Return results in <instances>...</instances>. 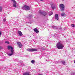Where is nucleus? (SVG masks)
<instances>
[{
	"instance_id": "obj_1",
	"label": "nucleus",
	"mask_w": 75,
	"mask_h": 75,
	"mask_svg": "<svg viewBox=\"0 0 75 75\" xmlns=\"http://www.w3.org/2000/svg\"><path fill=\"white\" fill-rule=\"evenodd\" d=\"M64 46L63 45L62 43L61 42H58L56 45V47L59 50L62 49V48H64Z\"/></svg>"
},
{
	"instance_id": "obj_2",
	"label": "nucleus",
	"mask_w": 75,
	"mask_h": 75,
	"mask_svg": "<svg viewBox=\"0 0 75 75\" xmlns=\"http://www.w3.org/2000/svg\"><path fill=\"white\" fill-rule=\"evenodd\" d=\"M27 50L29 52H34V51H37V49L35 48H28L27 49Z\"/></svg>"
},
{
	"instance_id": "obj_3",
	"label": "nucleus",
	"mask_w": 75,
	"mask_h": 75,
	"mask_svg": "<svg viewBox=\"0 0 75 75\" xmlns=\"http://www.w3.org/2000/svg\"><path fill=\"white\" fill-rule=\"evenodd\" d=\"M59 6L62 11H64L65 10V6H64V5L61 4H60Z\"/></svg>"
},
{
	"instance_id": "obj_4",
	"label": "nucleus",
	"mask_w": 75,
	"mask_h": 75,
	"mask_svg": "<svg viewBox=\"0 0 75 75\" xmlns=\"http://www.w3.org/2000/svg\"><path fill=\"white\" fill-rule=\"evenodd\" d=\"M23 10H30V7L29 6L25 5L24 6L22 7Z\"/></svg>"
},
{
	"instance_id": "obj_5",
	"label": "nucleus",
	"mask_w": 75,
	"mask_h": 75,
	"mask_svg": "<svg viewBox=\"0 0 75 75\" xmlns=\"http://www.w3.org/2000/svg\"><path fill=\"white\" fill-rule=\"evenodd\" d=\"M39 13L41 14H43V16H46L47 13L45 12H42L40 10L39 11Z\"/></svg>"
},
{
	"instance_id": "obj_6",
	"label": "nucleus",
	"mask_w": 75,
	"mask_h": 75,
	"mask_svg": "<svg viewBox=\"0 0 75 75\" xmlns=\"http://www.w3.org/2000/svg\"><path fill=\"white\" fill-rule=\"evenodd\" d=\"M11 1H12L13 2V6L14 7H17V5H16L17 3L15 1V0H11Z\"/></svg>"
},
{
	"instance_id": "obj_7",
	"label": "nucleus",
	"mask_w": 75,
	"mask_h": 75,
	"mask_svg": "<svg viewBox=\"0 0 75 75\" xmlns=\"http://www.w3.org/2000/svg\"><path fill=\"white\" fill-rule=\"evenodd\" d=\"M17 43L19 47L20 48H21V47H23V45H22V44H21V43H20V42H17Z\"/></svg>"
},
{
	"instance_id": "obj_8",
	"label": "nucleus",
	"mask_w": 75,
	"mask_h": 75,
	"mask_svg": "<svg viewBox=\"0 0 75 75\" xmlns=\"http://www.w3.org/2000/svg\"><path fill=\"white\" fill-rule=\"evenodd\" d=\"M51 7L53 10H54V9H55V7L57 6V5H54V6H53V5L52 4H51Z\"/></svg>"
},
{
	"instance_id": "obj_9",
	"label": "nucleus",
	"mask_w": 75,
	"mask_h": 75,
	"mask_svg": "<svg viewBox=\"0 0 75 75\" xmlns=\"http://www.w3.org/2000/svg\"><path fill=\"white\" fill-rule=\"evenodd\" d=\"M8 50H10V49H11V51H14V50H13V47L11 46H8Z\"/></svg>"
},
{
	"instance_id": "obj_10",
	"label": "nucleus",
	"mask_w": 75,
	"mask_h": 75,
	"mask_svg": "<svg viewBox=\"0 0 75 75\" xmlns=\"http://www.w3.org/2000/svg\"><path fill=\"white\" fill-rule=\"evenodd\" d=\"M11 54H8V56H9V57H10V56H12V55H13V54H14V51H13V50H11Z\"/></svg>"
},
{
	"instance_id": "obj_11",
	"label": "nucleus",
	"mask_w": 75,
	"mask_h": 75,
	"mask_svg": "<svg viewBox=\"0 0 75 75\" xmlns=\"http://www.w3.org/2000/svg\"><path fill=\"white\" fill-rule=\"evenodd\" d=\"M18 34H19L20 36H23V33H22V32H21V31L18 30Z\"/></svg>"
},
{
	"instance_id": "obj_12",
	"label": "nucleus",
	"mask_w": 75,
	"mask_h": 75,
	"mask_svg": "<svg viewBox=\"0 0 75 75\" xmlns=\"http://www.w3.org/2000/svg\"><path fill=\"white\" fill-rule=\"evenodd\" d=\"M55 19L58 20H59V18H58V15L57 14H55Z\"/></svg>"
},
{
	"instance_id": "obj_13",
	"label": "nucleus",
	"mask_w": 75,
	"mask_h": 75,
	"mask_svg": "<svg viewBox=\"0 0 75 75\" xmlns=\"http://www.w3.org/2000/svg\"><path fill=\"white\" fill-rule=\"evenodd\" d=\"M34 31L36 33H38L39 31L38 30V29L37 28H35L34 30Z\"/></svg>"
},
{
	"instance_id": "obj_14",
	"label": "nucleus",
	"mask_w": 75,
	"mask_h": 75,
	"mask_svg": "<svg viewBox=\"0 0 75 75\" xmlns=\"http://www.w3.org/2000/svg\"><path fill=\"white\" fill-rule=\"evenodd\" d=\"M65 13H61V16H62V17L64 16H65L66 15Z\"/></svg>"
},
{
	"instance_id": "obj_15",
	"label": "nucleus",
	"mask_w": 75,
	"mask_h": 75,
	"mask_svg": "<svg viewBox=\"0 0 75 75\" xmlns=\"http://www.w3.org/2000/svg\"><path fill=\"white\" fill-rule=\"evenodd\" d=\"M23 75H29V73L28 72H25L23 73Z\"/></svg>"
},
{
	"instance_id": "obj_16",
	"label": "nucleus",
	"mask_w": 75,
	"mask_h": 75,
	"mask_svg": "<svg viewBox=\"0 0 75 75\" xmlns=\"http://www.w3.org/2000/svg\"><path fill=\"white\" fill-rule=\"evenodd\" d=\"M61 63H62V64H65V62L64 61H61Z\"/></svg>"
},
{
	"instance_id": "obj_17",
	"label": "nucleus",
	"mask_w": 75,
	"mask_h": 75,
	"mask_svg": "<svg viewBox=\"0 0 75 75\" xmlns=\"http://www.w3.org/2000/svg\"><path fill=\"white\" fill-rule=\"evenodd\" d=\"M31 62L32 64H34V62H35V61L34 60H32L31 61Z\"/></svg>"
},
{
	"instance_id": "obj_18",
	"label": "nucleus",
	"mask_w": 75,
	"mask_h": 75,
	"mask_svg": "<svg viewBox=\"0 0 75 75\" xmlns=\"http://www.w3.org/2000/svg\"><path fill=\"white\" fill-rule=\"evenodd\" d=\"M2 11V7L1 6H0V12H1Z\"/></svg>"
},
{
	"instance_id": "obj_19",
	"label": "nucleus",
	"mask_w": 75,
	"mask_h": 75,
	"mask_svg": "<svg viewBox=\"0 0 75 75\" xmlns=\"http://www.w3.org/2000/svg\"><path fill=\"white\" fill-rule=\"evenodd\" d=\"M53 28H54V29H57V28H57V26H54L53 27Z\"/></svg>"
},
{
	"instance_id": "obj_20",
	"label": "nucleus",
	"mask_w": 75,
	"mask_h": 75,
	"mask_svg": "<svg viewBox=\"0 0 75 75\" xmlns=\"http://www.w3.org/2000/svg\"><path fill=\"white\" fill-rule=\"evenodd\" d=\"M71 26L72 27H75V25H74V24H71Z\"/></svg>"
},
{
	"instance_id": "obj_21",
	"label": "nucleus",
	"mask_w": 75,
	"mask_h": 75,
	"mask_svg": "<svg viewBox=\"0 0 75 75\" xmlns=\"http://www.w3.org/2000/svg\"><path fill=\"white\" fill-rule=\"evenodd\" d=\"M4 21H6V18H4L3 19Z\"/></svg>"
},
{
	"instance_id": "obj_22",
	"label": "nucleus",
	"mask_w": 75,
	"mask_h": 75,
	"mask_svg": "<svg viewBox=\"0 0 75 75\" xmlns=\"http://www.w3.org/2000/svg\"><path fill=\"white\" fill-rule=\"evenodd\" d=\"M71 75H75V72L71 73Z\"/></svg>"
},
{
	"instance_id": "obj_23",
	"label": "nucleus",
	"mask_w": 75,
	"mask_h": 75,
	"mask_svg": "<svg viewBox=\"0 0 75 75\" xmlns=\"http://www.w3.org/2000/svg\"><path fill=\"white\" fill-rule=\"evenodd\" d=\"M53 13L52 12H51V13H50V14L49 15V16H51V15H52V14H53Z\"/></svg>"
},
{
	"instance_id": "obj_24",
	"label": "nucleus",
	"mask_w": 75,
	"mask_h": 75,
	"mask_svg": "<svg viewBox=\"0 0 75 75\" xmlns=\"http://www.w3.org/2000/svg\"><path fill=\"white\" fill-rule=\"evenodd\" d=\"M5 43H6V44H9V42L8 41H6L5 42Z\"/></svg>"
},
{
	"instance_id": "obj_25",
	"label": "nucleus",
	"mask_w": 75,
	"mask_h": 75,
	"mask_svg": "<svg viewBox=\"0 0 75 75\" xmlns=\"http://www.w3.org/2000/svg\"><path fill=\"white\" fill-rule=\"evenodd\" d=\"M2 49H3V47L1 46H0V50H2Z\"/></svg>"
},
{
	"instance_id": "obj_26",
	"label": "nucleus",
	"mask_w": 75,
	"mask_h": 75,
	"mask_svg": "<svg viewBox=\"0 0 75 75\" xmlns=\"http://www.w3.org/2000/svg\"><path fill=\"white\" fill-rule=\"evenodd\" d=\"M20 62L21 64L22 63H23V61H20Z\"/></svg>"
},
{
	"instance_id": "obj_27",
	"label": "nucleus",
	"mask_w": 75,
	"mask_h": 75,
	"mask_svg": "<svg viewBox=\"0 0 75 75\" xmlns=\"http://www.w3.org/2000/svg\"><path fill=\"white\" fill-rule=\"evenodd\" d=\"M33 23V22L32 21H31V22H29V23H30V24H31V23Z\"/></svg>"
},
{
	"instance_id": "obj_28",
	"label": "nucleus",
	"mask_w": 75,
	"mask_h": 75,
	"mask_svg": "<svg viewBox=\"0 0 75 75\" xmlns=\"http://www.w3.org/2000/svg\"><path fill=\"white\" fill-rule=\"evenodd\" d=\"M59 62H56L55 63V64H57V63H59Z\"/></svg>"
},
{
	"instance_id": "obj_29",
	"label": "nucleus",
	"mask_w": 75,
	"mask_h": 75,
	"mask_svg": "<svg viewBox=\"0 0 75 75\" xmlns=\"http://www.w3.org/2000/svg\"><path fill=\"white\" fill-rule=\"evenodd\" d=\"M1 32H0V36H1Z\"/></svg>"
},
{
	"instance_id": "obj_30",
	"label": "nucleus",
	"mask_w": 75,
	"mask_h": 75,
	"mask_svg": "<svg viewBox=\"0 0 75 75\" xmlns=\"http://www.w3.org/2000/svg\"><path fill=\"white\" fill-rule=\"evenodd\" d=\"M62 28H59V30H62Z\"/></svg>"
},
{
	"instance_id": "obj_31",
	"label": "nucleus",
	"mask_w": 75,
	"mask_h": 75,
	"mask_svg": "<svg viewBox=\"0 0 75 75\" xmlns=\"http://www.w3.org/2000/svg\"><path fill=\"white\" fill-rule=\"evenodd\" d=\"M31 16H31V15H30L29 17H31Z\"/></svg>"
},
{
	"instance_id": "obj_32",
	"label": "nucleus",
	"mask_w": 75,
	"mask_h": 75,
	"mask_svg": "<svg viewBox=\"0 0 75 75\" xmlns=\"http://www.w3.org/2000/svg\"><path fill=\"white\" fill-rule=\"evenodd\" d=\"M40 0V1H43L44 0Z\"/></svg>"
},
{
	"instance_id": "obj_33",
	"label": "nucleus",
	"mask_w": 75,
	"mask_h": 75,
	"mask_svg": "<svg viewBox=\"0 0 75 75\" xmlns=\"http://www.w3.org/2000/svg\"><path fill=\"white\" fill-rule=\"evenodd\" d=\"M39 75H42V74H39Z\"/></svg>"
},
{
	"instance_id": "obj_34",
	"label": "nucleus",
	"mask_w": 75,
	"mask_h": 75,
	"mask_svg": "<svg viewBox=\"0 0 75 75\" xmlns=\"http://www.w3.org/2000/svg\"><path fill=\"white\" fill-rule=\"evenodd\" d=\"M54 37H55V36L54 35Z\"/></svg>"
}]
</instances>
